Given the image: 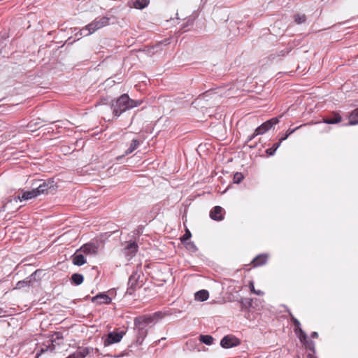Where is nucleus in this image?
<instances>
[{
    "instance_id": "28",
    "label": "nucleus",
    "mask_w": 358,
    "mask_h": 358,
    "mask_svg": "<svg viewBox=\"0 0 358 358\" xmlns=\"http://www.w3.org/2000/svg\"><path fill=\"white\" fill-rule=\"evenodd\" d=\"M294 22L298 24L303 23L306 21V16L304 14H296L294 15Z\"/></svg>"
},
{
    "instance_id": "16",
    "label": "nucleus",
    "mask_w": 358,
    "mask_h": 358,
    "mask_svg": "<svg viewBox=\"0 0 358 358\" xmlns=\"http://www.w3.org/2000/svg\"><path fill=\"white\" fill-rule=\"evenodd\" d=\"M55 350V345L52 343H50L48 345L43 344L41 346L40 349L36 353V358H38L41 355L50 352V353L53 352Z\"/></svg>"
},
{
    "instance_id": "10",
    "label": "nucleus",
    "mask_w": 358,
    "mask_h": 358,
    "mask_svg": "<svg viewBox=\"0 0 358 358\" xmlns=\"http://www.w3.org/2000/svg\"><path fill=\"white\" fill-rule=\"evenodd\" d=\"M99 245L94 243H87L79 248L86 255H95L98 253Z\"/></svg>"
},
{
    "instance_id": "8",
    "label": "nucleus",
    "mask_w": 358,
    "mask_h": 358,
    "mask_svg": "<svg viewBox=\"0 0 358 358\" xmlns=\"http://www.w3.org/2000/svg\"><path fill=\"white\" fill-rule=\"evenodd\" d=\"M41 273V271L40 270H36L26 279L18 281L16 284L15 289H22L23 287L31 285L33 282L36 281V276Z\"/></svg>"
},
{
    "instance_id": "11",
    "label": "nucleus",
    "mask_w": 358,
    "mask_h": 358,
    "mask_svg": "<svg viewBox=\"0 0 358 358\" xmlns=\"http://www.w3.org/2000/svg\"><path fill=\"white\" fill-rule=\"evenodd\" d=\"M224 210L220 206H216L210 211V217L215 221H221L224 219Z\"/></svg>"
},
{
    "instance_id": "22",
    "label": "nucleus",
    "mask_w": 358,
    "mask_h": 358,
    "mask_svg": "<svg viewBox=\"0 0 358 358\" xmlns=\"http://www.w3.org/2000/svg\"><path fill=\"white\" fill-rule=\"evenodd\" d=\"M140 145V142L138 139H133L129 148L125 151V155H128L133 152Z\"/></svg>"
},
{
    "instance_id": "37",
    "label": "nucleus",
    "mask_w": 358,
    "mask_h": 358,
    "mask_svg": "<svg viewBox=\"0 0 358 358\" xmlns=\"http://www.w3.org/2000/svg\"><path fill=\"white\" fill-rule=\"evenodd\" d=\"M257 135H260V134H259V133H257V131H256V129H255V131H254V133L248 137V141H247V142H250V141H252L253 138H255Z\"/></svg>"
},
{
    "instance_id": "29",
    "label": "nucleus",
    "mask_w": 358,
    "mask_h": 358,
    "mask_svg": "<svg viewBox=\"0 0 358 358\" xmlns=\"http://www.w3.org/2000/svg\"><path fill=\"white\" fill-rule=\"evenodd\" d=\"M280 142L275 143L273 146L266 150V152L268 155H273L277 149L280 147Z\"/></svg>"
},
{
    "instance_id": "32",
    "label": "nucleus",
    "mask_w": 358,
    "mask_h": 358,
    "mask_svg": "<svg viewBox=\"0 0 358 358\" xmlns=\"http://www.w3.org/2000/svg\"><path fill=\"white\" fill-rule=\"evenodd\" d=\"M185 243V248L189 251L194 252L197 250V248L194 242L189 241V242H187Z\"/></svg>"
},
{
    "instance_id": "30",
    "label": "nucleus",
    "mask_w": 358,
    "mask_h": 358,
    "mask_svg": "<svg viewBox=\"0 0 358 358\" xmlns=\"http://www.w3.org/2000/svg\"><path fill=\"white\" fill-rule=\"evenodd\" d=\"M306 348L313 353L315 352V343L312 341L307 340L303 343Z\"/></svg>"
},
{
    "instance_id": "26",
    "label": "nucleus",
    "mask_w": 358,
    "mask_h": 358,
    "mask_svg": "<svg viewBox=\"0 0 358 358\" xmlns=\"http://www.w3.org/2000/svg\"><path fill=\"white\" fill-rule=\"evenodd\" d=\"M269 123H267L266 122L262 124L260 126H259L257 128H256V131L257 133H259L260 134H263L267 131L270 129Z\"/></svg>"
},
{
    "instance_id": "24",
    "label": "nucleus",
    "mask_w": 358,
    "mask_h": 358,
    "mask_svg": "<svg viewBox=\"0 0 358 358\" xmlns=\"http://www.w3.org/2000/svg\"><path fill=\"white\" fill-rule=\"evenodd\" d=\"M149 0H135L134 7L137 9H143L148 6Z\"/></svg>"
},
{
    "instance_id": "19",
    "label": "nucleus",
    "mask_w": 358,
    "mask_h": 358,
    "mask_svg": "<svg viewBox=\"0 0 358 358\" xmlns=\"http://www.w3.org/2000/svg\"><path fill=\"white\" fill-rule=\"evenodd\" d=\"M342 117L338 113H334L333 117L323 119V122L327 124H336L341 122Z\"/></svg>"
},
{
    "instance_id": "17",
    "label": "nucleus",
    "mask_w": 358,
    "mask_h": 358,
    "mask_svg": "<svg viewBox=\"0 0 358 358\" xmlns=\"http://www.w3.org/2000/svg\"><path fill=\"white\" fill-rule=\"evenodd\" d=\"M268 256L266 255H259L252 262L254 267L260 266L265 264L267 262Z\"/></svg>"
},
{
    "instance_id": "43",
    "label": "nucleus",
    "mask_w": 358,
    "mask_h": 358,
    "mask_svg": "<svg viewBox=\"0 0 358 358\" xmlns=\"http://www.w3.org/2000/svg\"><path fill=\"white\" fill-rule=\"evenodd\" d=\"M254 293L257 294V295H260L261 291H258V292L255 291Z\"/></svg>"
},
{
    "instance_id": "14",
    "label": "nucleus",
    "mask_w": 358,
    "mask_h": 358,
    "mask_svg": "<svg viewBox=\"0 0 358 358\" xmlns=\"http://www.w3.org/2000/svg\"><path fill=\"white\" fill-rule=\"evenodd\" d=\"M90 352V350L88 348H78V350L73 354L69 355L66 358H85Z\"/></svg>"
},
{
    "instance_id": "31",
    "label": "nucleus",
    "mask_w": 358,
    "mask_h": 358,
    "mask_svg": "<svg viewBox=\"0 0 358 358\" xmlns=\"http://www.w3.org/2000/svg\"><path fill=\"white\" fill-rule=\"evenodd\" d=\"M244 178V176L243 175L242 173L241 172H236L234 175V178H233V180H234V183H236V184H239L240 182H242V180H243Z\"/></svg>"
},
{
    "instance_id": "35",
    "label": "nucleus",
    "mask_w": 358,
    "mask_h": 358,
    "mask_svg": "<svg viewBox=\"0 0 358 358\" xmlns=\"http://www.w3.org/2000/svg\"><path fill=\"white\" fill-rule=\"evenodd\" d=\"M267 123H269L270 128L273 126L277 124L279 122V120L278 117H273L266 121Z\"/></svg>"
},
{
    "instance_id": "34",
    "label": "nucleus",
    "mask_w": 358,
    "mask_h": 358,
    "mask_svg": "<svg viewBox=\"0 0 358 358\" xmlns=\"http://www.w3.org/2000/svg\"><path fill=\"white\" fill-rule=\"evenodd\" d=\"M191 236V232L187 229L185 234L180 238V241L182 243H185L187 240L190 238Z\"/></svg>"
},
{
    "instance_id": "21",
    "label": "nucleus",
    "mask_w": 358,
    "mask_h": 358,
    "mask_svg": "<svg viewBox=\"0 0 358 358\" xmlns=\"http://www.w3.org/2000/svg\"><path fill=\"white\" fill-rule=\"evenodd\" d=\"M72 283L76 285H79L83 283L84 277L82 274L80 273H73L71 278Z\"/></svg>"
},
{
    "instance_id": "2",
    "label": "nucleus",
    "mask_w": 358,
    "mask_h": 358,
    "mask_svg": "<svg viewBox=\"0 0 358 358\" xmlns=\"http://www.w3.org/2000/svg\"><path fill=\"white\" fill-rule=\"evenodd\" d=\"M109 22L110 18L108 17H96L91 23L80 29V36H89L96 30L108 25Z\"/></svg>"
},
{
    "instance_id": "38",
    "label": "nucleus",
    "mask_w": 358,
    "mask_h": 358,
    "mask_svg": "<svg viewBox=\"0 0 358 358\" xmlns=\"http://www.w3.org/2000/svg\"><path fill=\"white\" fill-rule=\"evenodd\" d=\"M302 127V125L299 126V127H296V128H294V129H288V130L287 131V133H286V134H287L288 136H289V135H291L292 134H293L295 131H296L298 129H299V128H300V127Z\"/></svg>"
},
{
    "instance_id": "20",
    "label": "nucleus",
    "mask_w": 358,
    "mask_h": 358,
    "mask_svg": "<svg viewBox=\"0 0 358 358\" xmlns=\"http://www.w3.org/2000/svg\"><path fill=\"white\" fill-rule=\"evenodd\" d=\"M349 124L355 125L358 124V108L352 110L349 116Z\"/></svg>"
},
{
    "instance_id": "41",
    "label": "nucleus",
    "mask_w": 358,
    "mask_h": 358,
    "mask_svg": "<svg viewBox=\"0 0 358 358\" xmlns=\"http://www.w3.org/2000/svg\"><path fill=\"white\" fill-rule=\"evenodd\" d=\"M250 290H251V292H255V287H254L253 282H250Z\"/></svg>"
},
{
    "instance_id": "1",
    "label": "nucleus",
    "mask_w": 358,
    "mask_h": 358,
    "mask_svg": "<svg viewBox=\"0 0 358 358\" xmlns=\"http://www.w3.org/2000/svg\"><path fill=\"white\" fill-rule=\"evenodd\" d=\"M141 103V100L131 99L127 94H123L112 103L111 108L113 115L117 117L126 110L137 107Z\"/></svg>"
},
{
    "instance_id": "4",
    "label": "nucleus",
    "mask_w": 358,
    "mask_h": 358,
    "mask_svg": "<svg viewBox=\"0 0 358 358\" xmlns=\"http://www.w3.org/2000/svg\"><path fill=\"white\" fill-rule=\"evenodd\" d=\"M140 277L141 274L138 271H135L132 273L129 278L127 294L132 295L135 290L141 287V285H139Z\"/></svg>"
},
{
    "instance_id": "3",
    "label": "nucleus",
    "mask_w": 358,
    "mask_h": 358,
    "mask_svg": "<svg viewBox=\"0 0 358 358\" xmlns=\"http://www.w3.org/2000/svg\"><path fill=\"white\" fill-rule=\"evenodd\" d=\"M56 182L54 179L50 178L41 183L36 188H34L38 196L47 194L49 190L55 191L57 189Z\"/></svg>"
},
{
    "instance_id": "39",
    "label": "nucleus",
    "mask_w": 358,
    "mask_h": 358,
    "mask_svg": "<svg viewBox=\"0 0 358 358\" xmlns=\"http://www.w3.org/2000/svg\"><path fill=\"white\" fill-rule=\"evenodd\" d=\"M288 136H289L286 134L285 136H282L280 138L279 142H280V143H281L283 141L286 140L288 138Z\"/></svg>"
},
{
    "instance_id": "7",
    "label": "nucleus",
    "mask_w": 358,
    "mask_h": 358,
    "mask_svg": "<svg viewBox=\"0 0 358 358\" xmlns=\"http://www.w3.org/2000/svg\"><path fill=\"white\" fill-rule=\"evenodd\" d=\"M124 331H120V332H115V331H113V332H110L108 335H107V337L104 339L103 341V345L105 347L106 346H109L112 344H114V343H119L123 336L124 335Z\"/></svg>"
},
{
    "instance_id": "25",
    "label": "nucleus",
    "mask_w": 358,
    "mask_h": 358,
    "mask_svg": "<svg viewBox=\"0 0 358 358\" xmlns=\"http://www.w3.org/2000/svg\"><path fill=\"white\" fill-rule=\"evenodd\" d=\"M294 332L302 343L308 340L306 334L302 330L301 328L299 329H294Z\"/></svg>"
},
{
    "instance_id": "44",
    "label": "nucleus",
    "mask_w": 358,
    "mask_h": 358,
    "mask_svg": "<svg viewBox=\"0 0 358 358\" xmlns=\"http://www.w3.org/2000/svg\"><path fill=\"white\" fill-rule=\"evenodd\" d=\"M2 313H4V311L3 310L2 308H0V315L2 314Z\"/></svg>"
},
{
    "instance_id": "40",
    "label": "nucleus",
    "mask_w": 358,
    "mask_h": 358,
    "mask_svg": "<svg viewBox=\"0 0 358 358\" xmlns=\"http://www.w3.org/2000/svg\"><path fill=\"white\" fill-rule=\"evenodd\" d=\"M311 337L313 338H316L318 337V334L316 331H314L311 334Z\"/></svg>"
},
{
    "instance_id": "42",
    "label": "nucleus",
    "mask_w": 358,
    "mask_h": 358,
    "mask_svg": "<svg viewBox=\"0 0 358 358\" xmlns=\"http://www.w3.org/2000/svg\"><path fill=\"white\" fill-rule=\"evenodd\" d=\"M307 358H317L316 357H315L313 354H308L307 355Z\"/></svg>"
},
{
    "instance_id": "13",
    "label": "nucleus",
    "mask_w": 358,
    "mask_h": 358,
    "mask_svg": "<svg viewBox=\"0 0 358 358\" xmlns=\"http://www.w3.org/2000/svg\"><path fill=\"white\" fill-rule=\"evenodd\" d=\"M38 196L36 191L34 189H31V191H24L23 192L22 196H17L14 198V200L15 201H17L18 200L22 201L24 200H29L33 198H35Z\"/></svg>"
},
{
    "instance_id": "5",
    "label": "nucleus",
    "mask_w": 358,
    "mask_h": 358,
    "mask_svg": "<svg viewBox=\"0 0 358 358\" xmlns=\"http://www.w3.org/2000/svg\"><path fill=\"white\" fill-rule=\"evenodd\" d=\"M134 325L139 330L143 331L146 325L154 322V316L143 315L134 318Z\"/></svg>"
},
{
    "instance_id": "6",
    "label": "nucleus",
    "mask_w": 358,
    "mask_h": 358,
    "mask_svg": "<svg viewBox=\"0 0 358 358\" xmlns=\"http://www.w3.org/2000/svg\"><path fill=\"white\" fill-rule=\"evenodd\" d=\"M240 343V340L234 335H227L224 336L220 341V345L223 348H231L236 347L238 346Z\"/></svg>"
},
{
    "instance_id": "12",
    "label": "nucleus",
    "mask_w": 358,
    "mask_h": 358,
    "mask_svg": "<svg viewBox=\"0 0 358 358\" xmlns=\"http://www.w3.org/2000/svg\"><path fill=\"white\" fill-rule=\"evenodd\" d=\"M72 262L74 265L82 266L86 263V259L84 257V254L79 251V249L76 250L74 255H72Z\"/></svg>"
},
{
    "instance_id": "9",
    "label": "nucleus",
    "mask_w": 358,
    "mask_h": 358,
    "mask_svg": "<svg viewBox=\"0 0 358 358\" xmlns=\"http://www.w3.org/2000/svg\"><path fill=\"white\" fill-rule=\"evenodd\" d=\"M138 246L137 243L134 242H128L127 245L123 249L124 255L127 257L128 259H131L134 257L138 252Z\"/></svg>"
},
{
    "instance_id": "23",
    "label": "nucleus",
    "mask_w": 358,
    "mask_h": 358,
    "mask_svg": "<svg viewBox=\"0 0 358 358\" xmlns=\"http://www.w3.org/2000/svg\"><path fill=\"white\" fill-rule=\"evenodd\" d=\"M199 341L201 343L210 345L213 343L214 338L210 335H201L199 336Z\"/></svg>"
},
{
    "instance_id": "18",
    "label": "nucleus",
    "mask_w": 358,
    "mask_h": 358,
    "mask_svg": "<svg viewBox=\"0 0 358 358\" xmlns=\"http://www.w3.org/2000/svg\"><path fill=\"white\" fill-rule=\"evenodd\" d=\"M195 299L199 301H204L209 297V293L206 289H201L195 293Z\"/></svg>"
},
{
    "instance_id": "45",
    "label": "nucleus",
    "mask_w": 358,
    "mask_h": 358,
    "mask_svg": "<svg viewBox=\"0 0 358 358\" xmlns=\"http://www.w3.org/2000/svg\"><path fill=\"white\" fill-rule=\"evenodd\" d=\"M194 341H189L187 343V344H189V343H194Z\"/></svg>"
},
{
    "instance_id": "15",
    "label": "nucleus",
    "mask_w": 358,
    "mask_h": 358,
    "mask_svg": "<svg viewBox=\"0 0 358 358\" xmlns=\"http://www.w3.org/2000/svg\"><path fill=\"white\" fill-rule=\"evenodd\" d=\"M92 301L99 304H108L110 303L111 299L107 294H101L94 296Z\"/></svg>"
},
{
    "instance_id": "27",
    "label": "nucleus",
    "mask_w": 358,
    "mask_h": 358,
    "mask_svg": "<svg viewBox=\"0 0 358 358\" xmlns=\"http://www.w3.org/2000/svg\"><path fill=\"white\" fill-rule=\"evenodd\" d=\"M287 312L289 314V316L290 317L291 321L295 326L294 329H299L301 328V323L293 315L290 310H287Z\"/></svg>"
},
{
    "instance_id": "33",
    "label": "nucleus",
    "mask_w": 358,
    "mask_h": 358,
    "mask_svg": "<svg viewBox=\"0 0 358 358\" xmlns=\"http://www.w3.org/2000/svg\"><path fill=\"white\" fill-rule=\"evenodd\" d=\"M64 338L62 333L59 331L55 332L51 339V343L54 344L57 340H62Z\"/></svg>"
},
{
    "instance_id": "36",
    "label": "nucleus",
    "mask_w": 358,
    "mask_h": 358,
    "mask_svg": "<svg viewBox=\"0 0 358 358\" xmlns=\"http://www.w3.org/2000/svg\"><path fill=\"white\" fill-rule=\"evenodd\" d=\"M150 316H154V321L156 320V318H162L164 316V314L161 312H155L153 315H151Z\"/></svg>"
}]
</instances>
